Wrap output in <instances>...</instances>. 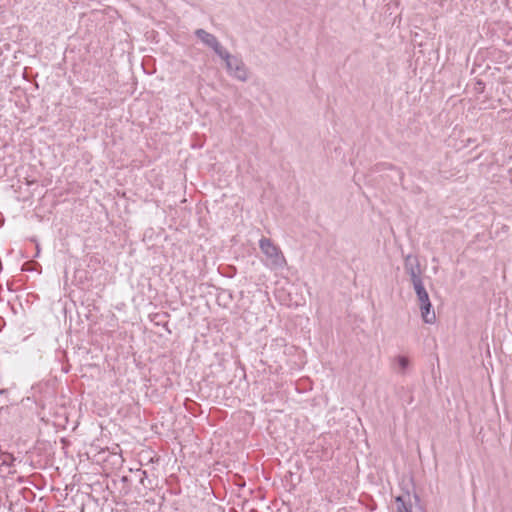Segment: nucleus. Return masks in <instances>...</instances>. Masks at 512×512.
<instances>
[{"label": "nucleus", "instance_id": "6", "mask_svg": "<svg viewBox=\"0 0 512 512\" xmlns=\"http://www.w3.org/2000/svg\"><path fill=\"white\" fill-rule=\"evenodd\" d=\"M410 366V360L404 355H398L393 359V368L398 374H404Z\"/></svg>", "mask_w": 512, "mask_h": 512}, {"label": "nucleus", "instance_id": "1", "mask_svg": "<svg viewBox=\"0 0 512 512\" xmlns=\"http://www.w3.org/2000/svg\"><path fill=\"white\" fill-rule=\"evenodd\" d=\"M413 287L417 296L422 320L427 324H433L436 320V315L432 309L428 292L426 291L422 281H417V283L413 284Z\"/></svg>", "mask_w": 512, "mask_h": 512}, {"label": "nucleus", "instance_id": "10", "mask_svg": "<svg viewBox=\"0 0 512 512\" xmlns=\"http://www.w3.org/2000/svg\"><path fill=\"white\" fill-rule=\"evenodd\" d=\"M23 269H24V270L29 269V268L27 267V264H25V265H24Z\"/></svg>", "mask_w": 512, "mask_h": 512}, {"label": "nucleus", "instance_id": "9", "mask_svg": "<svg viewBox=\"0 0 512 512\" xmlns=\"http://www.w3.org/2000/svg\"><path fill=\"white\" fill-rule=\"evenodd\" d=\"M280 260V265L286 264L285 257L278 258Z\"/></svg>", "mask_w": 512, "mask_h": 512}, {"label": "nucleus", "instance_id": "5", "mask_svg": "<svg viewBox=\"0 0 512 512\" xmlns=\"http://www.w3.org/2000/svg\"><path fill=\"white\" fill-rule=\"evenodd\" d=\"M397 512H417L409 495H402L396 498Z\"/></svg>", "mask_w": 512, "mask_h": 512}, {"label": "nucleus", "instance_id": "2", "mask_svg": "<svg viewBox=\"0 0 512 512\" xmlns=\"http://www.w3.org/2000/svg\"><path fill=\"white\" fill-rule=\"evenodd\" d=\"M226 64L228 73L240 81H246L248 79V72L244 63L237 57L231 55L225 50L219 56Z\"/></svg>", "mask_w": 512, "mask_h": 512}, {"label": "nucleus", "instance_id": "3", "mask_svg": "<svg viewBox=\"0 0 512 512\" xmlns=\"http://www.w3.org/2000/svg\"><path fill=\"white\" fill-rule=\"evenodd\" d=\"M427 259L426 258H406L405 269L410 275L413 284L417 281H422V276L426 272Z\"/></svg>", "mask_w": 512, "mask_h": 512}, {"label": "nucleus", "instance_id": "4", "mask_svg": "<svg viewBox=\"0 0 512 512\" xmlns=\"http://www.w3.org/2000/svg\"><path fill=\"white\" fill-rule=\"evenodd\" d=\"M195 34L205 45L213 49L218 56H220L225 51L217 38L207 31L198 29L196 30Z\"/></svg>", "mask_w": 512, "mask_h": 512}, {"label": "nucleus", "instance_id": "8", "mask_svg": "<svg viewBox=\"0 0 512 512\" xmlns=\"http://www.w3.org/2000/svg\"><path fill=\"white\" fill-rule=\"evenodd\" d=\"M432 263H433L432 269L435 272V270H436V259L435 258L432 259Z\"/></svg>", "mask_w": 512, "mask_h": 512}, {"label": "nucleus", "instance_id": "7", "mask_svg": "<svg viewBox=\"0 0 512 512\" xmlns=\"http://www.w3.org/2000/svg\"><path fill=\"white\" fill-rule=\"evenodd\" d=\"M260 248L266 256H277L279 253L278 248L266 238L260 240Z\"/></svg>", "mask_w": 512, "mask_h": 512}]
</instances>
